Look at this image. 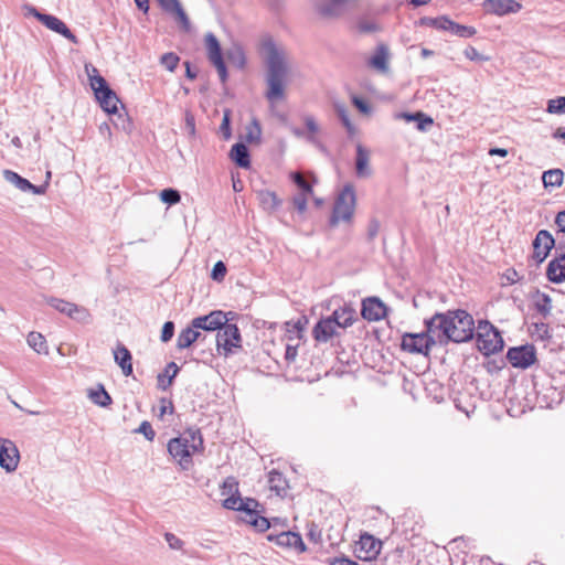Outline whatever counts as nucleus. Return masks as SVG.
Listing matches in <instances>:
<instances>
[{"instance_id": "nucleus-1", "label": "nucleus", "mask_w": 565, "mask_h": 565, "mask_svg": "<svg viewBox=\"0 0 565 565\" xmlns=\"http://www.w3.org/2000/svg\"><path fill=\"white\" fill-rule=\"evenodd\" d=\"M475 322L471 315L463 310L449 312L448 315L435 313L426 320V355L434 344L452 342H466L473 338Z\"/></svg>"}, {"instance_id": "nucleus-2", "label": "nucleus", "mask_w": 565, "mask_h": 565, "mask_svg": "<svg viewBox=\"0 0 565 565\" xmlns=\"http://www.w3.org/2000/svg\"><path fill=\"white\" fill-rule=\"evenodd\" d=\"M264 47L267 53L266 82L268 86L265 96L270 103H275L284 99L285 97V83L288 75V64L285 51L279 49L274 41H266L264 43Z\"/></svg>"}, {"instance_id": "nucleus-3", "label": "nucleus", "mask_w": 565, "mask_h": 565, "mask_svg": "<svg viewBox=\"0 0 565 565\" xmlns=\"http://www.w3.org/2000/svg\"><path fill=\"white\" fill-rule=\"evenodd\" d=\"M356 204L354 186L345 184L334 200L330 216V226L334 227L340 222L351 223Z\"/></svg>"}, {"instance_id": "nucleus-4", "label": "nucleus", "mask_w": 565, "mask_h": 565, "mask_svg": "<svg viewBox=\"0 0 565 565\" xmlns=\"http://www.w3.org/2000/svg\"><path fill=\"white\" fill-rule=\"evenodd\" d=\"M89 77L92 89L100 104V107L108 114H116L118 111L119 98L116 93L109 87L107 81L99 75L96 67L92 66V73L88 66H85Z\"/></svg>"}, {"instance_id": "nucleus-5", "label": "nucleus", "mask_w": 565, "mask_h": 565, "mask_svg": "<svg viewBox=\"0 0 565 565\" xmlns=\"http://www.w3.org/2000/svg\"><path fill=\"white\" fill-rule=\"evenodd\" d=\"M504 341L498 331L489 321H479L477 327V347L484 355L494 354L503 349Z\"/></svg>"}, {"instance_id": "nucleus-6", "label": "nucleus", "mask_w": 565, "mask_h": 565, "mask_svg": "<svg viewBox=\"0 0 565 565\" xmlns=\"http://www.w3.org/2000/svg\"><path fill=\"white\" fill-rule=\"evenodd\" d=\"M23 10L25 11V15H32L38 21H40L43 25H45L49 30L64 36L72 43L76 44L78 42L76 35L68 29V26L57 17L43 13L39 11L35 7L31 4H24Z\"/></svg>"}, {"instance_id": "nucleus-7", "label": "nucleus", "mask_w": 565, "mask_h": 565, "mask_svg": "<svg viewBox=\"0 0 565 565\" xmlns=\"http://www.w3.org/2000/svg\"><path fill=\"white\" fill-rule=\"evenodd\" d=\"M242 347V335L235 323L227 321L216 333V348L220 354L228 356Z\"/></svg>"}, {"instance_id": "nucleus-8", "label": "nucleus", "mask_w": 565, "mask_h": 565, "mask_svg": "<svg viewBox=\"0 0 565 565\" xmlns=\"http://www.w3.org/2000/svg\"><path fill=\"white\" fill-rule=\"evenodd\" d=\"M168 452L183 470H186L192 463V455L196 451H192L189 439L179 436L169 440Z\"/></svg>"}, {"instance_id": "nucleus-9", "label": "nucleus", "mask_w": 565, "mask_h": 565, "mask_svg": "<svg viewBox=\"0 0 565 565\" xmlns=\"http://www.w3.org/2000/svg\"><path fill=\"white\" fill-rule=\"evenodd\" d=\"M205 45L209 61L216 67L222 83L227 81V70L222 55L221 44L213 33L205 35Z\"/></svg>"}, {"instance_id": "nucleus-10", "label": "nucleus", "mask_w": 565, "mask_h": 565, "mask_svg": "<svg viewBox=\"0 0 565 565\" xmlns=\"http://www.w3.org/2000/svg\"><path fill=\"white\" fill-rule=\"evenodd\" d=\"M426 25H430L436 28L437 30L449 32L450 34L457 35L459 38H471L476 34V29L473 26L458 24L447 17H438L435 19L426 18Z\"/></svg>"}, {"instance_id": "nucleus-11", "label": "nucleus", "mask_w": 565, "mask_h": 565, "mask_svg": "<svg viewBox=\"0 0 565 565\" xmlns=\"http://www.w3.org/2000/svg\"><path fill=\"white\" fill-rule=\"evenodd\" d=\"M233 315L232 311L224 312L222 310L211 311L209 315L200 316L192 319V327L198 331H218L222 326L230 321L228 316Z\"/></svg>"}, {"instance_id": "nucleus-12", "label": "nucleus", "mask_w": 565, "mask_h": 565, "mask_svg": "<svg viewBox=\"0 0 565 565\" xmlns=\"http://www.w3.org/2000/svg\"><path fill=\"white\" fill-rule=\"evenodd\" d=\"M267 540L280 547L294 550L297 553H303L307 550L301 535L297 532L284 531L278 534L269 533Z\"/></svg>"}, {"instance_id": "nucleus-13", "label": "nucleus", "mask_w": 565, "mask_h": 565, "mask_svg": "<svg viewBox=\"0 0 565 565\" xmlns=\"http://www.w3.org/2000/svg\"><path fill=\"white\" fill-rule=\"evenodd\" d=\"M508 361L514 367L526 369L535 362V350L532 345L510 348L507 353Z\"/></svg>"}, {"instance_id": "nucleus-14", "label": "nucleus", "mask_w": 565, "mask_h": 565, "mask_svg": "<svg viewBox=\"0 0 565 565\" xmlns=\"http://www.w3.org/2000/svg\"><path fill=\"white\" fill-rule=\"evenodd\" d=\"M19 460L20 454L15 444L0 438V467L7 472H12L17 469Z\"/></svg>"}, {"instance_id": "nucleus-15", "label": "nucleus", "mask_w": 565, "mask_h": 565, "mask_svg": "<svg viewBox=\"0 0 565 565\" xmlns=\"http://www.w3.org/2000/svg\"><path fill=\"white\" fill-rule=\"evenodd\" d=\"M555 241L552 234L546 230L537 232L533 241V258L539 263H543L554 247Z\"/></svg>"}, {"instance_id": "nucleus-16", "label": "nucleus", "mask_w": 565, "mask_h": 565, "mask_svg": "<svg viewBox=\"0 0 565 565\" xmlns=\"http://www.w3.org/2000/svg\"><path fill=\"white\" fill-rule=\"evenodd\" d=\"M382 542L380 540L369 533H363L360 536L356 556L365 561H371L380 554Z\"/></svg>"}, {"instance_id": "nucleus-17", "label": "nucleus", "mask_w": 565, "mask_h": 565, "mask_svg": "<svg viewBox=\"0 0 565 565\" xmlns=\"http://www.w3.org/2000/svg\"><path fill=\"white\" fill-rule=\"evenodd\" d=\"M3 177L6 181L13 184L17 189H19L22 192H32L33 194H44L47 189V182H44L41 185H34L25 178H22L20 174H18L14 171L11 170H4Z\"/></svg>"}, {"instance_id": "nucleus-18", "label": "nucleus", "mask_w": 565, "mask_h": 565, "mask_svg": "<svg viewBox=\"0 0 565 565\" xmlns=\"http://www.w3.org/2000/svg\"><path fill=\"white\" fill-rule=\"evenodd\" d=\"M387 308L377 297H369L362 301L361 315L367 321H379L386 316Z\"/></svg>"}, {"instance_id": "nucleus-19", "label": "nucleus", "mask_w": 565, "mask_h": 565, "mask_svg": "<svg viewBox=\"0 0 565 565\" xmlns=\"http://www.w3.org/2000/svg\"><path fill=\"white\" fill-rule=\"evenodd\" d=\"M483 8L489 13L505 15L519 12L522 6L515 0H484Z\"/></svg>"}, {"instance_id": "nucleus-20", "label": "nucleus", "mask_w": 565, "mask_h": 565, "mask_svg": "<svg viewBox=\"0 0 565 565\" xmlns=\"http://www.w3.org/2000/svg\"><path fill=\"white\" fill-rule=\"evenodd\" d=\"M337 330L334 320H331L329 317L321 318L313 327L312 335L316 341L326 343L339 334Z\"/></svg>"}, {"instance_id": "nucleus-21", "label": "nucleus", "mask_w": 565, "mask_h": 565, "mask_svg": "<svg viewBox=\"0 0 565 565\" xmlns=\"http://www.w3.org/2000/svg\"><path fill=\"white\" fill-rule=\"evenodd\" d=\"M356 0H328L318 6V12L324 18L340 17Z\"/></svg>"}, {"instance_id": "nucleus-22", "label": "nucleus", "mask_w": 565, "mask_h": 565, "mask_svg": "<svg viewBox=\"0 0 565 565\" xmlns=\"http://www.w3.org/2000/svg\"><path fill=\"white\" fill-rule=\"evenodd\" d=\"M546 277L554 284L565 281V254L554 257L547 265Z\"/></svg>"}, {"instance_id": "nucleus-23", "label": "nucleus", "mask_w": 565, "mask_h": 565, "mask_svg": "<svg viewBox=\"0 0 565 565\" xmlns=\"http://www.w3.org/2000/svg\"><path fill=\"white\" fill-rule=\"evenodd\" d=\"M370 151L361 143L356 145L355 173L359 178H369L372 169L369 166Z\"/></svg>"}, {"instance_id": "nucleus-24", "label": "nucleus", "mask_w": 565, "mask_h": 565, "mask_svg": "<svg viewBox=\"0 0 565 565\" xmlns=\"http://www.w3.org/2000/svg\"><path fill=\"white\" fill-rule=\"evenodd\" d=\"M331 320H334L337 328L345 329L351 327L356 320V311L348 306L339 308L329 316Z\"/></svg>"}, {"instance_id": "nucleus-25", "label": "nucleus", "mask_w": 565, "mask_h": 565, "mask_svg": "<svg viewBox=\"0 0 565 565\" xmlns=\"http://www.w3.org/2000/svg\"><path fill=\"white\" fill-rule=\"evenodd\" d=\"M401 348L411 353H424V331L405 333L402 337Z\"/></svg>"}, {"instance_id": "nucleus-26", "label": "nucleus", "mask_w": 565, "mask_h": 565, "mask_svg": "<svg viewBox=\"0 0 565 565\" xmlns=\"http://www.w3.org/2000/svg\"><path fill=\"white\" fill-rule=\"evenodd\" d=\"M114 359L120 366L125 376H130L132 374V355L125 345H117V349L114 351Z\"/></svg>"}, {"instance_id": "nucleus-27", "label": "nucleus", "mask_w": 565, "mask_h": 565, "mask_svg": "<svg viewBox=\"0 0 565 565\" xmlns=\"http://www.w3.org/2000/svg\"><path fill=\"white\" fill-rule=\"evenodd\" d=\"M230 157L239 168L246 169L250 166L249 150L243 142H237L232 146Z\"/></svg>"}, {"instance_id": "nucleus-28", "label": "nucleus", "mask_w": 565, "mask_h": 565, "mask_svg": "<svg viewBox=\"0 0 565 565\" xmlns=\"http://www.w3.org/2000/svg\"><path fill=\"white\" fill-rule=\"evenodd\" d=\"M180 369L175 362H169L163 372L157 376V387L161 391H167L173 383Z\"/></svg>"}, {"instance_id": "nucleus-29", "label": "nucleus", "mask_w": 565, "mask_h": 565, "mask_svg": "<svg viewBox=\"0 0 565 565\" xmlns=\"http://www.w3.org/2000/svg\"><path fill=\"white\" fill-rule=\"evenodd\" d=\"M256 195L260 206L267 212L276 211L281 204V200L273 191L259 190L256 192Z\"/></svg>"}, {"instance_id": "nucleus-30", "label": "nucleus", "mask_w": 565, "mask_h": 565, "mask_svg": "<svg viewBox=\"0 0 565 565\" xmlns=\"http://www.w3.org/2000/svg\"><path fill=\"white\" fill-rule=\"evenodd\" d=\"M201 339V332L198 331L194 327H192V323L183 329L177 340V347L178 349H186L190 345H192L195 341Z\"/></svg>"}, {"instance_id": "nucleus-31", "label": "nucleus", "mask_w": 565, "mask_h": 565, "mask_svg": "<svg viewBox=\"0 0 565 565\" xmlns=\"http://www.w3.org/2000/svg\"><path fill=\"white\" fill-rule=\"evenodd\" d=\"M334 111L345 128L348 136L353 137L356 134V128L350 119L347 106L343 103L335 102L333 104Z\"/></svg>"}, {"instance_id": "nucleus-32", "label": "nucleus", "mask_w": 565, "mask_h": 565, "mask_svg": "<svg viewBox=\"0 0 565 565\" xmlns=\"http://www.w3.org/2000/svg\"><path fill=\"white\" fill-rule=\"evenodd\" d=\"M88 397L100 407H107L113 403L110 395L103 384H98L96 388L89 390Z\"/></svg>"}, {"instance_id": "nucleus-33", "label": "nucleus", "mask_w": 565, "mask_h": 565, "mask_svg": "<svg viewBox=\"0 0 565 565\" xmlns=\"http://www.w3.org/2000/svg\"><path fill=\"white\" fill-rule=\"evenodd\" d=\"M395 120H404L407 124L415 122L419 131H424V113L418 110L415 113L398 111L393 115Z\"/></svg>"}, {"instance_id": "nucleus-34", "label": "nucleus", "mask_w": 565, "mask_h": 565, "mask_svg": "<svg viewBox=\"0 0 565 565\" xmlns=\"http://www.w3.org/2000/svg\"><path fill=\"white\" fill-rule=\"evenodd\" d=\"M181 437H185L189 439L190 447L192 448V451H203L204 450V441L202 434L199 428H188Z\"/></svg>"}, {"instance_id": "nucleus-35", "label": "nucleus", "mask_w": 565, "mask_h": 565, "mask_svg": "<svg viewBox=\"0 0 565 565\" xmlns=\"http://www.w3.org/2000/svg\"><path fill=\"white\" fill-rule=\"evenodd\" d=\"M564 172L561 169H551L543 172L542 181L545 188H559L563 184Z\"/></svg>"}, {"instance_id": "nucleus-36", "label": "nucleus", "mask_w": 565, "mask_h": 565, "mask_svg": "<svg viewBox=\"0 0 565 565\" xmlns=\"http://www.w3.org/2000/svg\"><path fill=\"white\" fill-rule=\"evenodd\" d=\"M268 483L270 490L275 491L276 494L281 495L287 488V480L284 475L277 470H271L268 475Z\"/></svg>"}, {"instance_id": "nucleus-37", "label": "nucleus", "mask_w": 565, "mask_h": 565, "mask_svg": "<svg viewBox=\"0 0 565 565\" xmlns=\"http://www.w3.org/2000/svg\"><path fill=\"white\" fill-rule=\"evenodd\" d=\"M424 385V380L422 375L414 373L411 377L405 376L403 388L406 393H409L414 399L417 398V394L419 390Z\"/></svg>"}, {"instance_id": "nucleus-38", "label": "nucleus", "mask_w": 565, "mask_h": 565, "mask_svg": "<svg viewBox=\"0 0 565 565\" xmlns=\"http://www.w3.org/2000/svg\"><path fill=\"white\" fill-rule=\"evenodd\" d=\"M303 122L307 128L306 140L323 149V146L316 137L319 131V125L317 124L316 119L312 116L307 115L303 117Z\"/></svg>"}, {"instance_id": "nucleus-39", "label": "nucleus", "mask_w": 565, "mask_h": 565, "mask_svg": "<svg viewBox=\"0 0 565 565\" xmlns=\"http://www.w3.org/2000/svg\"><path fill=\"white\" fill-rule=\"evenodd\" d=\"M28 344L38 353H47L45 338L39 332H30L28 335Z\"/></svg>"}, {"instance_id": "nucleus-40", "label": "nucleus", "mask_w": 565, "mask_h": 565, "mask_svg": "<svg viewBox=\"0 0 565 565\" xmlns=\"http://www.w3.org/2000/svg\"><path fill=\"white\" fill-rule=\"evenodd\" d=\"M47 303L52 308H54L55 310H57L58 312H61L63 315H66L67 317L71 316L73 308L76 305V303H73V302H70V301H66V300H63L60 298H54V297L49 298Z\"/></svg>"}, {"instance_id": "nucleus-41", "label": "nucleus", "mask_w": 565, "mask_h": 565, "mask_svg": "<svg viewBox=\"0 0 565 565\" xmlns=\"http://www.w3.org/2000/svg\"><path fill=\"white\" fill-rule=\"evenodd\" d=\"M387 52L386 49L381 45L379 46L376 53L371 57L370 64L371 66L385 71L387 68Z\"/></svg>"}, {"instance_id": "nucleus-42", "label": "nucleus", "mask_w": 565, "mask_h": 565, "mask_svg": "<svg viewBox=\"0 0 565 565\" xmlns=\"http://www.w3.org/2000/svg\"><path fill=\"white\" fill-rule=\"evenodd\" d=\"M259 507L260 504L256 499L245 498L242 500L241 505H238V509H241V512H244L246 514V518L249 519L259 513Z\"/></svg>"}, {"instance_id": "nucleus-43", "label": "nucleus", "mask_w": 565, "mask_h": 565, "mask_svg": "<svg viewBox=\"0 0 565 565\" xmlns=\"http://www.w3.org/2000/svg\"><path fill=\"white\" fill-rule=\"evenodd\" d=\"M221 494L223 497H230L239 494L238 481L235 477H227L221 486Z\"/></svg>"}, {"instance_id": "nucleus-44", "label": "nucleus", "mask_w": 565, "mask_h": 565, "mask_svg": "<svg viewBox=\"0 0 565 565\" xmlns=\"http://www.w3.org/2000/svg\"><path fill=\"white\" fill-rule=\"evenodd\" d=\"M535 308L537 312H540L544 317L550 315L552 310V299L550 298V296L546 294L539 295L535 301Z\"/></svg>"}, {"instance_id": "nucleus-45", "label": "nucleus", "mask_w": 565, "mask_h": 565, "mask_svg": "<svg viewBox=\"0 0 565 565\" xmlns=\"http://www.w3.org/2000/svg\"><path fill=\"white\" fill-rule=\"evenodd\" d=\"M70 318L81 323H88L92 320V315L85 307L75 305Z\"/></svg>"}, {"instance_id": "nucleus-46", "label": "nucleus", "mask_w": 565, "mask_h": 565, "mask_svg": "<svg viewBox=\"0 0 565 565\" xmlns=\"http://www.w3.org/2000/svg\"><path fill=\"white\" fill-rule=\"evenodd\" d=\"M160 200L169 205H174L180 202L181 195L178 190L167 188L160 192Z\"/></svg>"}, {"instance_id": "nucleus-47", "label": "nucleus", "mask_w": 565, "mask_h": 565, "mask_svg": "<svg viewBox=\"0 0 565 565\" xmlns=\"http://www.w3.org/2000/svg\"><path fill=\"white\" fill-rule=\"evenodd\" d=\"M246 522L249 523L252 526H254L259 532L267 531L271 525L270 521L267 518L260 515V513H258L249 519H246Z\"/></svg>"}, {"instance_id": "nucleus-48", "label": "nucleus", "mask_w": 565, "mask_h": 565, "mask_svg": "<svg viewBox=\"0 0 565 565\" xmlns=\"http://www.w3.org/2000/svg\"><path fill=\"white\" fill-rule=\"evenodd\" d=\"M179 62H180V57L173 52L164 53L160 57L161 65L164 68H167L169 72H173L177 68Z\"/></svg>"}, {"instance_id": "nucleus-49", "label": "nucleus", "mask_w": 565, "mask_h": 565, "mask_svg": "<svg viewBox=\"0 0 565 565\" xmlns=\"http://www.w3.org/2000/svg\"><path fill=\"white\" fill-rule=\"evenodd\" d=\"M546 111L550 114H565V96L550 99Z\"/></svg>"}, {"instance_id": "nucleus-50", "label": "nucleus", "mask_w": 565, "mask_h": 565, "mask_svg": "<svg viewBox=\"0 0 565 565\" xmlns=\"http://www.w3.org/2000/svg\"><path fill=\"white\" fill-rule=\"evenodd\" d=\"M262 136V128L257 119H253L250 126L247 128L246 140L248 142L259 141Z\"/></svg>"}, {"instance_id": "nucleus-51", "label": "nucleus", "mask_w": 565, "mask_h": 565, "mask_svg": "<svg viewBox=\"0 0 565 565\" xmlns=\"http://www.w3.org/2000/svg\"><path fill=\"white\" fill-rule=\"evenodd\" d=\"M220 131L223 135V138L225 140H228L232 137V129H231V110L225 109L223 111V119L220 126Z\"/></svg>"}, {"instance_id": "nucleus-52", "label": "nucleus", "mask_w": 565, "mask_h": 565, "mask_svg": "<svg viewBox=\"0 0 565 565\" xmlns=\"http://www.w3.org/2000/svg\"><path fill=\"white\" fill-rule=\"evenodd\" d=\"M227 273L226 265L218 260L214 264L212 271H211V278L215 281H222L225 278V275Z\"/></svg>"}, {"instance_id": "nucleus-53", "label": "nucleus", "mask_w": 565, "mask_h": 565, "mask_svg": "<svg viewBox=\"0 0 565 565\" xmlns=\"http://www.w3.org/2000/svg\"><path fill=\"white\" fill-rule=\"evenodd\" d=\"M292 181L301 190L300 193L306 195L312 193V185L300 173H292Z\"/></svg>"}, {"instance_id": "nucleus-54", "label": "nucleus", "mask_w": 565, "mask_h": 565, "mask_svg": "<svg viewBox=\"0 0 565 565\" xmlns=\"http://www.w3.org/2000/svg\"><path fill=\"white\" fill-rule=\"evenodd\" d=\"M358 31L360 33H373V32H376L379 31V25L374 22V21H371V20H365V19H362L358 22Z\"/></svg>"}, {"instance_id": "nucleus-55", "label": "nucleus", "mask_w": 565, "mask_h": 565, "mask_svg": "<svg viewBox=\"0 0 565 565\" xmlns=\"http://www.w3.org/2000/svg\"><path fill=\"white\" fill-rule=\"evenodd\" d=\"M242 500L243 498L241 497V493L226 497L223 501V507L227 510L241 511L238 505H241Z\"/></svg>"}, {"instance_id": "nucleus-56", "label": "nucleus", "mask_w": 565, "mask_h": 565, "mask_svg": "<svg viewBox=\"0 0 565 565\" xmlns=\"http://www.w3.org/2000/svg\"><path fill=\"white\" fill-rule=\"evenodd\" d=\"M172 14L179 21V23L181 24L183 30H185V31L190 30V25H191L190 20L188 18L185 11L183 10L182 6H180Z\"/></svg>"}, {"instance_id": "nucleus-57", "label": "nucleus", "mask_w": 565, "mask_h": 565, "mask_svg": "<svg viewBox=\"0 0 565 565\" xmlns=\"http://www.w3.org/2000/svg\"><path fill=\"white\" fill-rule=\"evenodd\" d=\"M136 431L142 434L149 441H152L156 436L151 424L147 420H143Z\"/></svg>"}, {"instance_id": "nucleus-58", "label": "nucleus", "mask_w": 565, "mask_h": 565, "mask_svg": "<svg viewBox=\"0 0 565 565\" xmlns=\"http://www.w3.org/2000/svg\"><path fill=\"white\" fill-rule=\"evenodd\" d=\"M307 195L305 193H298L292 198V204L299 213H303L307 210Z\"/></svg>"}, {"instance_id": "nucleus-59", "label": "nucleus", "mask_w": 565, "mask_h": 565, "mask_svg": "<svg viewBox=\"0 0 565 565\" xmlns=\"http://www.w3.org/2000/svg\"><path fill=\"white\" fill-rule=\"evenodd\" d=\"M174 334V323L172 321L164 322L162 330H161V341L168 342L172 339Z\"/></svg>"}, {"instance_id": "nucleus-60", "label": "nucleus", "mask_w": 565, "mask_h": 565, "mask_svg": "<svg viewBox=\"0 0 565 565\" xmlns=\"http://www.w3.org/2000/svg\"><path fill=\"white\" fill-rule=\"evenodd\" d=\"M161 9L169 14H172L180 6L179 0H158Z\"/></svg>"}, {"instance_id": "nucleus-61", "label": "nucleus", "mask_w": 565, "mask_h": 565, "mask_svg": "<svg viewBox=\"0 0 565 565\" xmlns=\"http://www.w3.org/2000/svg\"><path fill=\"white\" fill-rule=\"evenodd\" d=\"M352 103L359 109L360 113L365 114V115L371 113V106L363 98H360L358 96H353L352 97Z\"/></svg>"}, {"instance_id": "nucleus-62", "label": "nucleus", "mask_w": 565, "mask_h": 565, "mask_svg": "<svg viewBox=\"0 0 565 565\" xmlns=\"http://www.w3.org/2000/svg\"><path fill=\"white\" fill-rule=\"evenodd\" d=\"M307 536H308L309 541H311L313 543H319L321 540V531L318 527V525L311 524L309 527V531L307 533Z\"/></svg>"}, {"instance_id": "nucleus-63", "label": "nucleus", "mask_w": 565, "mask_h": 565, "mask_svg": "<svg viewBox=\"0 0 565 565\" xmlns=\"http://www.w3.org/2000/svg\"><path fill=\"white\" fill-rule=\"evenodd\" d=\"M174 411V406L172 404L171 399H168L166 397H162L160 399V416H163L166 413L172 414Z\"/></svg>"}, {"instance_id": "nucleus-64", "label": "nucleus", "mask_w": 565, "mask_h": 565, "mask_svg": "<svg viewBox=\"0 0 565 565\" xmlns=\"http://www.w3.org/2000/svg\"><path fill=\"white\" fill-rule=\"evenodd\" d=\"M380 231V223L376 220H371L367 226V237L369 239H374Z\"/></svg>"}]
</instances>
